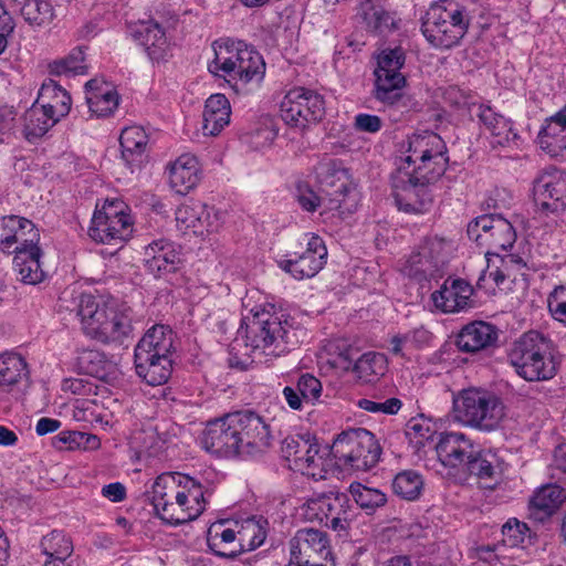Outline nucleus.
I'll use <instances>...</instances> for the list:
<instances>
[{"label":"nucleus","mask_w":566,"mask_h":566,"mask_svg":"<svg viewBox=\"0 0 566 566\" xmlns=\"http://www.w3.org/2000/svg\"><path fill=\"white\" fill-rule=\"evenodd\" d=\"M354 127L358 132L375 134L382 127V120L377 115L360 113L355 116Z\"/></svg>","instance_id":"obj_62"},{"label":"nucleus","mask_w":566,"mask_h":566,"mask_svg":"<svg viewBox=\"0 0 566 566\" xmlns=\"http://www.w3.org/2000/svg\"><path fill=\"white\" fill-rule=\"evenodd\" d=\"M566 501V490L557 484L539 488L530 501L532 513L539 520L552 516Z\"/></svg>","instance_id":"obj_43"},{"label":"nucleus","mask_w":566,"mask_h":566,"mask_svg":"<svg viewBox=\"0 0 566 566\" xmlns=\"http://www.w3.org/2000/svg\"><path fill=\"white\" fill-rule=\"evenodd\" d=\"M453 412L462 424L485 432L500 428L505 416L502 400L478 388L462 390L453 401Z\"/></svg>","instance_id":"obj_8"},{"label":"nucleus","mask_w":566,"mask_h":566,"mask_svg":"<svg viewBox=\"0 0 566 566\" xmlns=\"http://www.w3.org/2000/svg\"><path fill=\"white\" fill-rule=\"evenodd\" d=\"M472 285L460 277H448L440 290L431 294L434 306L444 313L460 312L471 305Z\"/></svg>","instance_id":"obj_29"},{"label":"nucleus","mask_w":566,"mask_h":566,"mask_svg":"<svg viewBox=\"0 0 566 566\" xmlns=\"http://www.w3.org/2000/svg\"><path fill=\"white\" fill-rule=\"evenodd\" d=\"M473 107H475V116L479 122L496 138L500 146H510L520 138L512 122L496 113L491 106L473 104Z\"/></svg>","instance_id":"obj_32"},{"label":"nucleus","mask_w":566,"mask_h":566,"mask_svg":"<svg viewBox=\"0 0 566 566\" xmlns=\"http://www.w3.org/2000/svg\"><path fill=\"white\" fill-rule=\"evenodd\" d=\"M349 493L352 494L356 504L365 510L368 514L376 511L387 502L385 493L377 489L365 486L358 482L349 485Z\"/></svg>","instance_id":"obj_50"},{"label":"nucleus","mask_w":566,"mask_h":566,"mask_svg":"<svg viewBox=\"0 0 566 566\" xmlns=\"http://www.w3.org/2000/svg\"><path fill=\"white\" fill-rule=\"evenodd\" d=\"M85 88L88 108L97 117L109 116L118 107L119 96L109 83L91 80Z\"/></svg>","instance_id":"obj_34"},{"label":"nucleus","mask_w":566,"mask_h":566,"mask_svg":"<svg viewBox=\"0 0 566 566\" xmlns=\"http://www.w3.org/2000/svg\"><path fill=\"white\" fill-rule=\"evenodd\" d=\"M174 333L165 325H154L135 347L134 357L171 356Z\"/></svg>","instance_id":"obj_36"},{"label":"nucleus","mask_w":566,"mask_h":566,"mask_svg":"<svg viewBox=\"0 0 566 566\" xmlns=\"http://www.w3.org/2000/svg\"><path fill=\"white\" fill-rule=\"evenodd\" d=\"M497 338V328L494 325L474 321L462 327L457 337V346L461 352L476 353L494 346Z\"/></svg>","instance_id":"obj_30"},{"label":"nucleus","mask_w":566,"mask_h":566,"mask_svg":"<svg viewBox=\"0 0 566 566\" xmlns=\"http://www.w3.org/2000/svg\"><path fill=\"white\" fill-rule=\"evenodd\" d=\"M129 34L143 46L154 62L165 61L170 54V43L163 27L154 19L140 20L129 25Z\"/></svg>","instance_id":"obj_26"},{"label":"nucleus","mask_w":566,"mask_h":566,"mask_svg":"<svg viewBox=\"0 0 566 566\" xmlns=\"http://www.w3.org/2000/svg\"><path fill=\"white\" fill-rule=\"evenodd\" d=\"M23 120V134L29 142L43 137L59 122L35 103L25 112Z\"/></svg>","instance_id":"obj_47"},{"label":"nucleus","mask_w":566,"mask_h":566,"mask_svg":"<svg viewBox=\"0 0 566 566\" xmlns=\"http://www.w3.org/2000/svg\"><path fill=\"white\" fill-rule=\"evenodd\" d=\"M422 489V476L413 470L399 472L392 481L394 493L402 500H417L420 496Z\"/></svg>","instance_id":"obj_49"},{"label":"nucleus","mask_w":566,"mask_h":566,"mask_svg":"<svg viewBox=\"0 0 566 566\" xmlns=\"http://www.w3.org/2000/svg\"><path fill=\"white\" fill-rule=\"evenodd\" d=\"M231 106L223 94H212L208 97L203 109L202 133L205 136H217L229 125Z\"/></svg>","instance_id":"obj_37"},{"label":"nucleus","mask_w":566,"mask_h":566,"mask_svg":"<svg viewBox=\"0 0 566 566\" xmlns=\"http://www.w3.org/2000/svg\"><path fill=\"white\" fill-rule=\"evenodd\" d=\"M534 200L544 212H557L566 206V174L552 168L534 182Z\"/></svg>","instance_id":"obj_24"},{"label":"nucleus","mask_w":566,"mask_h":566,"mask_svg":"<svg viewBox=\"0 0 566 566\" xmlns=\"http://www.w3.org/2000/svg\"><path fill=\"white\" fill-rule=\"evenodd\" d=\"M265 531L255 521H247L238 533L227 526L226 521L213 523L208 530V545L218 556L234 558L239 553L261 546Z\"/></svg>","instance_id":"obj_13"},{"label":"nucleus","mask_w":566,"mask_h":566,"mask_svg":"<svg viewBox=\"0 0 566 566\" xmlns=\"http://www.w3.org/2000/svg\"><path fill=\"white\" fill-rule=\"evenodd\" d=\"M137 375L150 386L165 384L172 371L170 356L134 357Z\"/></svg>","instance_id":"obj_40"},{"label":"nucleus","mask_w":566,"mask_h":566,"mask_svg":"<svg viewBox=\"0 0 566 566\" xmlns=\"http://www.w3.org/2000/svg\"><path fill=\"white\" fill-rule=\"evenodd\" d=\"M143 255L146 270L158 277L176 272L181 264L180 247L165 238L147 244Z\"/></svg>","instance_id":"obj_27"},{"label":"nucleus","mask_w":566,"mask_h":566,"mask_svg":"<svg viewBox=\"0 0 566 566\" xmlns=\"http://www.w3.org/2000/svg\"><path fill=\"white\" fill-rule=\"evenodd\" d=\"M35 104L49 112L54 119L60 120L70 113L72 98L69 92L55 81L48 80L42 84Z\"/></svg>","instance_id":"obj_38"},{"label":"nucleus","mask_w":566,"mask_h":566,"mask_svg":"<svg viewBox=\"0 0 566 566\" xmlns=\"http://www.w3.org/2000/svg\"><path fill=\"white\" fill-rule=\"evenodd\" d=\"M28 376L24 358L12 352L0 354V398L11 392Z\"/></svg>","instance_id":"obj_41"},{"label":"nucleus","mask_w":566,"mask_h":566,"mask_svg":"<svg viewBox=\"0 0 566 566\" xmlns=\"http://www.w3.org/2000/svg\"><path fill=\"white\" fill-rule=\"evenodd\" d=\"M431 339V333L423 326H419L403 334L392 336L390 352L396 356L409 358L415 350L429 346Z\"/></svg>","instance_id":"obj_46"},{"label":"nucleus","mask_w":566,"mask_h":566,"mask_svg":"<svg viewBox=\"0 0 566 566\" xmlns=\"http://www.w3.org/2000/svg\"><path fill=\"white\" fill-rule=\"evenodd\" d=\"M428 182L418 180L407 171L392 176V193L399 210L422 213L432 203V193Z\"/></svg>","instance_id":"obj_19"},{"label":"nucleus","mask_w":566,"mask_h":566,"mask_svg":"<svg viewBox=\"0 0 566 566\" xmlns=\"http://www.w3.org/2000/svg\"><path fill=\"white\" fill-rule=\"evenodd\" d=\"M39 242L40 232L31 220L15 214L0 218V251L3 253L15 254Z\"/></svg>","instance_id":"obj_21"},{"label":"nucleus","mask_w":566,"mask_h":566,"mask_svg":"<svg viewBox=\"0 0 566 566\" xmlns=\"http://www.w3.org/2000/svg\"><path fill=\"white\" fill-rule=\"evenodd\" d=\"M446 151L447 147L443 139L438 134L426 130L408 137L405 161L409 165H416L420 159L428 160L429 156H433V159L437 160L433 170L436 169V174H439L447 169L448 158L446 157Z\"/></svg>","instance_id":"obj_25"},{"label":"nucleus","mask_w":566,"mask_h":566,"mask_svg":"<svg viewBox=\"0 0 566 566\" xmlns=\"http://www.w3.org/2000/svg\"><path fill=\"white\" fill-rule=\"evenodd\" d=\"M42 553L46 556L43 566H67L73 553V543L63 532L52 531L41 539Z\"/></svg>","instance_id":"obj_44"},{"label":"nucleus","mask_w":566,"mask_h":566,"mask_svg":"<svg viewBox=\"0 0 566 566\" xmlns=\"http://www.w3.org/2000/svg\"><path fill=\"white\" fill-rule=\"evenodd\" d=\"M41 255L42 251L39 244L14 254V270L23 283L34 285L43 281L44 272L40 265Z\"/></svg>","instance_id":"obj_45"},{"label":"nucleus","mask_w":566,"mask_h":566,"mask_svg":"<svg viewBox=\"0 0 566 566\" xmlns=\"http://www.w3.org/2000/svg\"><path fill=\"white\" fill-rule=\"evenodd\" d=\"M21 13L31 24L41 25L51 19L52 7L46 0H24Z\"/></svg>","instance_id":"obj_54"},{"label":"nucleus","mask_w":566,"mask_h":566,"mask_svg":"<svg viewBox=\"0 0 566 566\" xmlns=\"http://www.w3.org/2000/svg\"><path fill=\"white\" fill-rule=\"evenodd\" d=\"M511 276L512 275L509 273L507 270H505L504 266H502L501 263L500 265L495 266L488 264L486 269L480 275L478 284L482 286L484 283L492 281L495 286H501L505 282V280Z\"/></svg>","instance_id":"obj_63"},{"label":"nucleus","mask_w":566,"mask_h":566,"mask_svg":"<svg viewBox=\"0 0 566 566\" xmlns=\"http://www.w3.org/2000/svg\"><path fill=\"white\" fill-rule=\"evenodd\" d=\"M316 174L324 187L319 193L306 182H298L296 186L295 197L301 208L314 212L323 207V212L337 211L339 217L353 213L358 205V193L342 180L345 171L336 169L335 163L329 160L319 164Z\"/></svg>","instance_id":"obj_3"},{"label":"nucleus","mask_w":566,"mask_h":566,"mask_svg":"<svg viewBox=\"0 0 566 566\" xmlns=\"http://www.w3.org/2000/svg\"><path fill=\"white\" fill-rule=\"evenodd\" d=\"M83 434L80 431H63L53 438V444L57 448L66 446L67 449H80L83 444Z\"/></svg>","instance_id":"obj_64"},{"label":"nucleus","mask_w":566,"mask_h":566,"mask_svg":"<svg viewBox=\"0 0 566 566\" xmlns=\"http://www.w3.org/2000/svg\"><path fill=\"white\" fill-rule=\"evenodd\" d=\"M132 311L114 298L83 294L78 316L86 336L102 344H123L133 333Z\"/></svg>","instance_id":"obj_2"},{"label":"nucleus","mask_w":566,"mask_h":566,"mask_svg":"<svg viewBox=\"0 0 566 566\" xmlns=\"http://www.w3.org/2000/svg\"><path fill=\"white\" fill-rule=\"evenodd\" d=\"M107 364L104 353L86 348L77 352L74 365L83 374L103 377Z\"/></svg>","instance_id":"obj_51"},{"label":"nucleus","mask_w":566,"mask_h":566,"mask_svg":"<svg viewBox=\"0 0 566 566\" xmlns=\"http://www.w3.org/2000/svg\"><path fill=\"white\" fill-rule=\"evenodd\" d=\"M306 249L295 258L282 260L280 268L290 273L296 280L315 276L325 265L327 248L317 234H306Z\"/></svg>","instance_id":"obj_22"},{"label":"nucleus","mask_w":566,"mask_h":566,"mask_svg":"<svg viewBox=\"0 0 566 566\" xmlns=\"http://www.w3.org/2000/svg\"><path fill=\"white\" fill-rule=\"evenodd\" d=\"M289 565L308 564L331 556L329 541L325 532L315 528L298 530L290 539Z\"/></svg>","instance_id":"obj_23"},{"label":"nucleus","mask_w":566,"mask_h":566,"mask_svg":"<svg viewBox=\"0 0 566 566\" xmlns=\"http://www.w3.org/2000/svg\"><path fill=\"white\" fill-rule=\"evenodd\" d=\"M63 391H70L73 395L88 396L96 395L97 386L94 381L86 377L66 378L62 382Z\"/></svg>","instance_id":"obj_60"},{"label":"nucleus","mask_w":566,"mask_h":566,"mask_svg":"<svg viewBox=\"0 0 566 566\" xmlns=\"http://www.w3.org/2000/svg\"><path fill=\"white\" fill-rule=\"evenodd\" d=\"M331 453L342 469L366 472L378 463L381 448L370 431L356 428L339 433Z\"/></svg>","instance_id":"obj_9"},{"label":"nucleus","mask_w":566,"mask_h":566,"mask_svg":"<svg viewBox=\"0 0 566 566\" xmlns=\"http://www.w3.org/2000/svg\"><path fill=\"white\" fill-rule=\"evenodd\" d=\"M235 412L207 422L201 444L206 451L221 458L242 455Z\"/></svg>","instance_id":"obj_18"},{"label":"nucleus","mask_w":566,"mask_h":566,"mask_svg":"<svg viewBox=\"0 0 566 566\" xmlns=\"http://www.w3.org/2000/svg\"><path fill=\"white\" fill-rule=\"evenodd\" d=\"M295 388L298 390L303 399H305V403L313 405L319 399L322 394L321 381L310 374H303L298 378Z\"/></svg>","instance_id":"obj_58"},{"label":"nucleus","mask_w":566,"mask_h":566,"mask_svg":"<svg viewBox=\"0 0 566 566\" xmlns=\"http://www.w3.org/2000/svg\"><path fill=\"white\" fill-rule=\"evenodd\" d=\"M224 222V213L202 203V213L198 220L195 234L205 235L218 232Z\"/></svg>","instance_id":"obj_53"},{"label":"nucleus","mask_w":566,"mask_h":566,"mask_svg":"<svg viewBox=\"0 0 566 566\" xmlns=\"http://www.w3.org/2000/svg\"><path fill=\"white\" fill-rule=\"evenodd\" d=\"M280 115L291 127L303 129L323 118L325 102L323 96L313 90L294 87L283 97Z\"/></svg>","instance_id":"obj_16"},{"label":"nucleus","mask_w":566,"mask_h":566,"mask_svg":"<svg viewBox=\"0 0 566 566\" xmlns=\"http://www.w3.org/2000/svg\"><path fill=\"white\" fill-rule=\"evenodd\" d=\"M49 71L50 74L57 76L84 74L86 66L82 49H73L67 56L53 61L49 64Z\"/></svg>","instance_id":"obj_52"},{"label":"nucleus","mask_w":566,"mask_h":566,"mask_svg":"<svg viewBox=\"0 0 566 566\" xmlns=\"http://www.w3.org/2000/svg\"><path fill=\"white\" fill-rule=\"evenodd\" d=\"M461 473H470L480 480L483 488L493 489L501 478L497 459L491 453H481L476 450L468 461Z\"/></svg>","instance_id":"obj_42"},{"label":"nucleus","mask_w":566,"mask_h":566,"mask_svg":"<svg viewBox=\"0 0 566 566\" xmlns=\"http://www.w3.org/2000/svg\"><path fill=\"white\" fill-rule=\"evenodd\" d=\"M242 455H258L271 446L270 424L251 410L235 411Z\"/></svg>","instance_id":"obj_20"},{"label":"nucleus","mask_w":566,"mask_h":566,"mask_svg":"<svg viewBox=\"0 0 566 566\" xmlns=\"http://www.w3.org/2000/svg\"><path fill=\"white\" fill-rule=\"evenodd\" d=\"M319 449V444L310 437L292 436L283 440L281 452L292 470L321 480L325 476V470Z\"/></svg>","instance_id":"obj_17"},{"label":"nucleus","mask_w":566,"mask_h":566,"mask_svg":"<svg viewBox=\"0 0 566 566\" xmlns=\"http://www.w3.org/2000/svg\"><path fill=\"white\" fill-rule=\"evenodd\" d=\"M439 460L444 467L461 472L475 450L473 443L461 432H443L436 447Z\"/></svg>","instance_id":"obj_28"},{"label":"nucleus","mask_w":566,"mask_h":566,"mask_svg":"<svg viewBox=\"0 0 566 566\" xmlns=\"http://www.w3.org/2000/svg\"><path fill=\"white\" fill-rule=\"evenodd\" d=\"M213 492V482L205 475L167 472L153 483L151 504L160 520L179 525L200 516Z\"/></svg>","instance_id":"obj_1"},{"label":"nucleus","mask_w":566,"mask_h":566,"mask_svg":"<svg viewBox=\"0 0 566 566\" xmlns=\"http://www.w3.org/2000/svg\"><path fill=\"white\" fill-rule=\"evenodd\" d=\"M214 59L209 71L216 75L238 81L245 85L260 82L265 74L262 55L243 41L220 40L213 43Z\"/></svg>","instance_id":"obj_5"},{"label":"nucleus","mask_w":566,"mask_h":566,"mask_svg":"<svg viewBox=\"0 0 566 566\" xmlns=\"http://www.w3.org/2000/svg\"><path fill=\"white\" fill-rule=\"evenodd\" d=\"M148 143V136L142 126H128L122 130L119 144L122 156L128 163L135 160V156H140Z\"/></svg>","instance_id":"obj_48"},{"label":"nucleus","mask_w":566,"mask_h":566,"mask_svg":"<svg viewBox=\"0 0 566 566\" xmlns=\"http://www.w3.org/2000/svg\"><path fill=\"white\" fill-rule=\"evenodd\" d=\"M199 163L196 156L184 154L169 167V185L180 195H186L193 189L199 181Z\"/></svg>","instance_id":"obj_35"},{"label":"nucleus","mask_w":566,"mask_h":566,"mask_svg":"<svg viewBox=\"0 0 566 566\" xmlns=\"http://www.w3.org/2000/svg\"><path fill=\"white\" fill-rule=\"evenodd\" d=\"M293 325L284 314L262 313L256 314L247 329V340L253 348L266 349L271 346L280 352L285 346L296 343Z\"/></svg>","instance_id":"obj_15"},{"label":"nucleus","mask_w":566,"mask_h":566,"mask_svg":"<svg viewBox=\"0 0 566 566\" xmlns=\"http://www.w3.org/2000/svg\"><path fill=\"white\" fill-rule=\"evenodd\" d=\"M357 14L373 32H390L399 28L400 20L385 8L382 0H359Z\"/></svg>","instance_id":"obj_33"},{"label":"nucleus","mask_w":566,"mask_h":566,"mask_svg":"<svg viewBox=\"0 0 566 566\" xmlns=\"http://www.w3.org/2000/svg\"><path fill=\"white\" fill-rule=\"evenodd\" d=\"M507 359L515 373L527 381L548 380L556 375L546 338L535 331L524 333L511 345Z\"/></svg>","instance_id":"obj_7"},{"label":"nucleus","mask_w":566,"mask_h":566,"mask_svg":"<svg viewBox=\"0 0 566 566\" xmlns=\"http://www.w3.org/2000/svg\"><path fill=\"white\" fill-rule=\"evenodd\" d=\"M134 221L129 207L120 199H106L92 218L88 235L103 244L126 242L133 234Z\"/></svg>","instance_id":"obj_11"},{"label":"nucleus","mask_w":566,"mask_h":566,"mask_svg":"<svg viewBox=\"0 0 566 566\" xmlns=\"http://www.w3.org/2000/svg\"><path fill=\"white\" fill-rule=\"evenodd\" d=\"M135 442L142 452L154 455L161 449L165 440L158 434L157 429L147 427L134 436Z\"/></svg>","instance_id":"obj_57"},{"label":"nucleus","mask_w":566,"mask_h":566,"mask_svg":"<svg viewBox=\"0 0 566 566\" xmlns=\"http://www.w3.org/2000/svg\"><path fill=\"white\" fill-rule=\"evenodd\" d=\"M452 251V241L428 235L406 258L400 271L417 282L430 281L441 274Z\"/></svg>","instance_id":"obj_10"},{"label":"nucleus","mask_w":566,"mask_h":566,"mask_svg":"<svg viewBox=\"0 0 566 566\" xmlns=\"http://www.w3.org/2000/svg\"><path fill=\"white\" fill-rule=\"evenodd\" d=\"M552 317L566 325V283L556 285L547 297Z\"/></svg>","instance_id":"obj_56"},{"label":"nucleus","mask_w":566,"mask_h":566,"mask_svg":"<svg viewBox=\"0 0 566 566\" xmlns=\"http://www.w3.org/2000/svg\"><path fill=\"white\" fill-rule=\"evenodd\" d=\"M470 240L485 250V256H499L500 251L513 247L516 232L512 223L500 214H482L473 219L467 229Z\"/></svg>","instance_id":"obj_14"},{"label":"nucleus","mask_w":566,"mask_h":566,"mask_svg":"<svg viewBox=\"0 0 566 566\" xmlns=\"http://www.w3.org/2000/svg\"><path fill=\"white\" fill-rule=\"evenodd\" d=\"M339 359L344 360L343 368H349L365 382H373L386 371L385 356L379 353L368 352L359 358L354 359L348 352L340 354Z\"/></svg>","instance_id":"obj_39"},{"label":"nucleus","mask_w":566,"mask_h":566,"mask_svg":"<svg viewBox=\"0 0 566 566\" xmlns=\"http://www.w3.org/2000/svg\"><path fill=\"white\" fill-rule=\"evenodd\" d=\"M528 527L525 523H521L517 520H509L502 526V534L504 542L510 546H516L524 542V537Z\"/></svg>","instance_id":"obj_59"},{"label":"nucleus","mask_w":566,"mask_h":566,"mask_svg":"<svg viewBox=\"0 0 566 566\" xmlns=\"http://www.w3.org/2000/svg\"><path fill=\"white\" fill-rule=\"evenodd\" d=\"M405 63L406 52L402 48H387L378 53L377 67L374 71L375 99L401 112L408 111L411 104L410 97L402 92L407 85V78L401 73Z\"/></svg>","instance_id":"obj_6"},{"label":"nucleus","mask_w":566,"mask_h":566,"mask_svg":"<svg viewBox=\"0 0 566 566\" xmlns=\"http://www.w3.org/2000/svg\"><path fill=\"white\" fill-rule=\"evenodd\" d=\"M537 138L541 148L551 156L566 151V105L544 120Z\"/></svg>","instance_id":"obj_31"},{"label":"nucleus","mask_w":566,"mask_h":566,"mask_svg":"<svg viewBox=\"0 0 566 566\" xmlns=\"http://www.w3.org/2000/svg\"><path fill=\"white\" fill-rule=\"evenodd\" d=\"M471 21L468 0H438L426 12L421 31L432 46L448 50L460 44Z\"/></svg>","instance_id":"obj_4"},{"label":"nucleus","mask_w":566,"mask_h":566,"mask_svg":"<svg viewBox=\"0 0 566 566\" xmlns=\"http://www.w3.org/2000/svg\"><path fill=\"white\" fill-rule=\"evenodd\" d=\"M437 160L433 159V156H429L427 159H420L418 164L413 165V171L410 174L411 176L416 177L418 180L426 181L428 184H431L436 180H438L444 171H440L439 174H436V167Z\"/></svg>","instance_id":"obj_61"},{"label":"nucleus","mask_w":566,"mask_h":566,"mask_svg":"<svg viewBox=\"0 0 566 566\" xmlns=\"http://www.w3.org/2000/svg\"><path fill=\"white\" fill-rule=\"evenodd\" d=\"M200 213H202V202L190 201L179 206L175 216L178 224L184 227L186 230H192L195 233Z\"/></svg>","instance_id":"obj_55"},{"label":"nucleus","mask_w":566,"mask_h":566,"mask_svg":"<svg viewBox=\"0 0 566 566\" xmlns=\"http://www.w3.org/2000/svg\"><path fill=\"white\" fill-rule=\"evenodd\" d=\"M300 514L307 522H316L338 533H346L354 517L348 496L333 491L308 497L300 506Z\"/></svg>","instance_id":"obj_12"}]
</instances>
